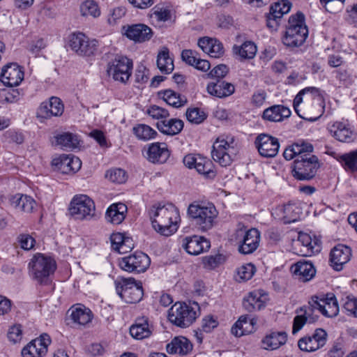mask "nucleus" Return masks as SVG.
I'll return each instance as SVG.
<instances>
[{
  "instance_id": "f03ea898",
  "label": "nucleus",
  "mask_w": 357,
  "mask_h": 357,
  "mask_svg": "<svg viewBox=\"0 0 357 357\" xmlns=\"http://www.w3.org/2000/svg\"><path fill=\"white\" fill-rule=\"evenodd\" d=\"M153 228L160 234L169 236L177 231L179 212L172 204L153 206L149 211Z\"/></svg>"
},
{
  "instance_id": "79ce46f5",
  "label": "nucleus",
  "mask_w": 357,
  "mask_h": 357,
  "mask_svg": "<svg viewBox=\"0 0 357 357\" xmlns=\"http://www.w3.org/2000/svg\"><path fill=\"white\" fill-rule=\"evenodd\" d=\"M162 98L169 105L175 108L181 107L187 102V98L184 96L176 91L167 89L161 92Z\"/></svg>"
},
{
  "instance_id": "09e8293b",
  "label": "nucleus",
  "mask_w": 357,
  "mask_h": 357,
  "mask_svg": "<svg viewBox=\"0 0 357 357\" xmlns=\"http://www.w3.org/2000/svg\"><path fill=\"white\" fill-rule=\"evenodd\" d=\"M319 89L316 88V87H306L303 89H302L296 96V97L294 98V102H293V105H294V108L296 111V112L298 114V116H300L301 117L305 119V117H303L301 114H300V112H301V109H299V106L303 102V96L306 94V93H310V96L309 97V100H311L315 96H319Z\"/></svg>"
},
{
  "instance_id": "338daca9",
  "label": "nucleus",
  "mask_w": 357,
  "mask_h": 357,
  "mask_svg": "<svg viewBox=\"0 0 357 357\" xmlns=\"http://www.w3.org/2000/svg\"><path fill=\"white\" fill-rule=\"evenodd\" d=\"M18 93L15 91L14 90L10 92L8 89H3L0 91V102H7L12 103L15 102L17 100Z\"/></svg>"
},
{
  "instance_id": "a19ab883",
  "label": "nucleus",
  "mask_w": 357,
  "mask_h": 357,
  "mask_svg": "<svg viewBox=\"0 0 357 357\" xmlns=\"http://www.w3.org/2000/svg\"><path fill=\"white\" fill-rule=\"evenodd\" d=\"M256 45L252 41H245L241 46L234 45L233 52L238 55L241 60L253 59L257 53Z\"/></svg>"
},
{
  "instance_id": "37998d69",
  "label": "nucleus",
  "mask_w": 357,
  "mask_h": 357,
  "mask_svg": "<svg viewBox=\"0 0 357 357\" xmlns=\"http://www.w3.org/2000/svg\"><path fill=\"white\" fill-rule=\"evenodd\" d=\"M157 66L159 70L165 74H169L174 70V63L169 56L167 48H164L158 54Z\"/></svg>"
},
{
  "instance_id": "5fc2aeb1",
  "label": "nucleus",
  "mask_w": 357,
  "mask_h": 357,
  "mask_svg": "<svg viewBox=\"0 0 357 357\" xmlns=\"http://www.w3.org/2000/svg\"><path fill=\"white\" fill-rule=\"evenodd\" d=\"M256 272L255 266L251 264H246L242 265L237 269V275L239 279L238 281H246L252 278L255 273Z\"/></svg>"
},
{
  "instance_id": "a18cd8bd",
  "label": "nucleus",
  "mask_w": 357,
  "mask_h": 357,
  "mask_svg": "<svg viewBox=\"0 0 357 357\" xmlns=\"http://www.w3.org/2000/svg\"><path fill=\"white\" fill-rule=\"evenodd\" d=\"M282 212V218L285 223H291L297 221L300 218L301 208L295 204H287L280 208Z\"/></svg>"
},
{
  "instance_id": "f704fd0d",
  "label": "nucleus",
  "mask_w": 357,
  "mask_h": 357,
  "mask_svg": "<svg viewBox=\"0 0 357 357\" xmlns=\"http://www.w3.org/2000/svg\"><path fill=\"white\" fill-rule=\"evenodd\" d=\"M54 144L61 149L72 151L79 147V139L77 135L66 132L56 135Z\"/></svg>"
},
{
  "instance_id": "473e14b6",
  "label": "nucleus",
  "mask_w": 357,
  "mask_h": 357,
  "mask_svg": "<svg viewBox=\"0 0 357 357\" xmlns=\"http://www.w3.org/2000/svg\"><path fill=\"white\" fill-rule=\"evenodd\" d=\"M131 336L136 340L148 338L152 333V328L149 324L147 317L137 318L135 322L130 328Z\"/></svg>"
},
{
  "instance_id": "4d7b16f0",
  "label": "nucleus",
  "mask_w": 357,
  "mask_h": 357,
  "mask_svg": "<svg viewBox=\"0 0 357 357\" xmlns=\"http://www.w3.org/2000/svg\"><path fill=\"white\" fill-rule=\"evenodd\" d=\"M147 114L153 119L160 121L164 120L169 116V113L167 109L155 105H151L147 109Z\"/></svg>"
},
{
  "instance_id": "9b49d317",
  "label": "nucleus",
  "mask_w": 357,
  "mask_h": 357,
  "mask_svg": "<svg viewBox=\"0 0 357 357\" xmlns=\"http://www.w3.org/2000/svg\"><path fill=\"white\" fill-rule=\"evenodd\" d=\"M132 69V60L122 55H116L108 63L107 72L114 80L125 83L130 77Z\"/></svg>"
},
{
  "instance_id": "0eeeda50",
  "label": "nucleus",
  "mask_w": 357,
  "mask_h": 357,
  "mask_svg": "<svg viewBox=\"0 0 357 357\" xmlns=\"http://www.w3.org/2000/svg\"><path fill=\"white\" fill-rule=\"evenodd\" d=\"M234 241L238 245V250L243 255L254 252L259 245L260 232L255 228L246 230L238 229L234 234Z\"/></svg>"
},
{
  "instance_id": "680f3d73",
  "label": "nucleus",
  "mask_w": 357,
  "mask_h": 357,
  "mask_svg": "<svg viewBox=\"0 0 357 357\" xmlns=\"http://www.w3.org/2000/svg\"><path fill=\"white\" fill-rule=\"evenodd\" d=\"M17 241L21 248L24 250L32 249L36 242L35 239L27 234H20L17 238Z\"/></svg>"
},
{
  "instance_id": "4468645a",
  "label": "nucleus",
  "mask_w": 357,
  "mask_h": 357,
  "mask_svg": "<svg viewBox=\"0 0 357 357\" xmlns=\"http://www.w3.org/2000/svg\"><path fill=\"white\" fill-rule=\"evenodd\" d=\"M69 46L79 55L91 56L96 51L98 41L89 40L82 33H74L70 36Z\"/></svg>"
},
{
  "instance_id": "bb28decb",
  "label": "nucleus",
  "mask_w": 357,
  "mask_h": 357,
  "mask_svg": "<svg viewBox=\"0 0 357 357\" xmlns=\"http://www.w3.org/2000/svg\"><path fill=\"white\" fill-rule=\"evenodd\" d=\"M319 312L326 317H335L339 312V306L335 296L328 294L322 298L318 297Z\"/></svg>"
},
{
  "instance_id": "39448f33",
  "label": "nucleus",
  "mask_w": 357,
  "mask_h": 357,
  "mask_svg": "<svg viewBox=\"0 0 357 357\" xmlns=\"http://www.w3.org/2000/svg\"><path fill=\"white\" fill-rule=\"evenodd\" d=\"M199 306L194 302L192 305L177 302L168 311V319L180 328L189 327L197 318Z\"/></svg>"
},
{
  "instance_id": "864d4df0",
  "label": "nucleus",
  "mask_w": 357,
  "mask_h": 357,
  "mask_svg": "<svg viewBox=\"0 0 357 357\" xmlns=\"http://www.w3.org/2000/svg\"><path fill=\"white\" fill-rule=\"evenodd\" d=\"M291 3L288 0H281L271 6L270 10L280 18L289 12Z\"/></svg>"
},
{
  "instance_id": "2f4dec72",
  "label": "nucleus",
  "mask_w": 357,
  "mask_h": 357,
  "mask_svg": "<svg viewBox=\"0 0 357 357\" xmlns=\"http://www.w3.org/2000/svg\"><path fill=\"white\" fill-rule=\"evenodd\" d=\"M291 271L303 282L310 280L316 273L313 264L307 261H299L291 266Z\"/></svg>"
},
{
  "instance_id": "774afa93",
  "label": "nucleus",
  "mask_w": 357,
  "mask_h": 357,
  "mask_svg": "<svg viewBox=\"0 0 357 357\" xmlns=\"http://www.w3.org/2000/svg\"><path fill=\"white\" fill-rule=\"evenodd\" d=\"M202 157L203 156L199 154H188L183 158V162L184 165L188 168H195L196 169V167L198 166L199 163V159H202Z\"/></svg>"
},
{
  "instance_id": "f8f14e48",
  "label": "nucleus",
  "mask_w": 357,
  "mask_h": 357,
  "mask_svg": "<svg viewBox=\"0 0 357 357\" xmlns=\"http://www.w3.org/2000/svg\"><path fill=\"white\" fill-rule=\"evenodd\" d=\"M150 264L151 259L142 252H135L133 254L122 257L119 260V267L128 273H144Z\"/></svg>"
},
{
  "instance_id": "393cba45",
  "label": "nucleus",
  "mask_w": 357,
  "mask_h": 357,
  "mask_svg": "<svg viewBox=\"0 0 357 357\" xmlns=\"http://www.w3.org/2000/svg\"><path fill=\"white\" fill-rule=\"evenodd\" d=\"M308 35L307 27L287 28L283 38V43L288 47H299L305 41Z\"/></svg>"
},
{
  "instance_id": "ddd939ff",
  "label": "nucleus",
  "mask_w": 357,
  "mask_h": 357,
  "mask_svg": "<svg viewBox=\"0 0 357 357\" xmlns=\"http://www.w3.org/2000/svg\"><path fill=\"white\" fill-rule=\"evenodd\" d=\"M328 334L321 328H317L313 333L307 334L298 341V348L304 352H314L322 348L326 343Z\"/></svg>"
},
{
  "instance_id": "69168bd1",
  "label": "nucleus",
  "mask_w": 357,
  "mask_h": 357,
  "mask_svg": "<svg viewBox=\"0 0 357 357\" xmlns=\"http://www.w3.org/2000/svg\"><path fill=\"white\" fill-rule=\"evenodd\" d=\"M228 73V68L226 65L220 64L213 68L207 75L208 77L222 79Z\"/></svg>"
},
{
  "instance_id": "6ab92c4d",
  "label": "nucleus",
  "mask_w": 357,
  "mask_h": 357,
  "mask_svg": "<svg viewBox=\"0 0 357 357\" xmlns=\"http://www.w3.org/2000/svg\"><path fill=\"white\" fill-rule=\"evenodd\" d=\"M124 34L136 43H144L151 40L153 35L152 29L144 24H135L123 26Z\"/></svg>"
},
{
  "instance_id": "412c9836",
  "label": "nucleus",
  "mask_w": 357,
  "mask_h": 357,
  "mask_svg": "<svg viewBox=\"0 0 357 357\" xmlns=\"http://www.w3.org/2000/svg\"><path fill=\"white\" fill-rule=\"evenodd\" d=\"M210 242L199 236H187L183 240L182 247L190 255H198L209 249Z\"/></svg>"
},
{
  "instance_id": "58836bf2",
  "label": "nucleus",
  "mask_w": 357,
  "mask_h": 357,
  "mask_svg": "<svg viewBox=\"0 0 357 357\" xmlns=\"http://www.w3.org/2000/svg\"><path fill=\"white\" fill-rule=\"evenodd\" d=\"M127 209L126 205L121 202L112 204L106 211L107 221L114 225L121 223L126 218Z\"/></svg>"
},
{
  "instance_id": "a211bd4d",
  "label": "nucleus",
  "mask_w": 357,
  "mask_h": 357,
  "mask_svg": "<svg viewBox=\"0 0 357 357\" xmlns=\"http://www.w3.org/2000/svg\"><path fill=\"white\" fill-rule=\"evenodd\" d=\"M0 79L5 86H16L23 80L24 72L17 63H8L2 68Z\"/></svg>"
},
{
  "instance_id": "aec40b11",
  "label": "nucleus",
  "mask_w": 357,
  "mask_h": 357,
  "mask_svg": "<svg viewBox=\"0 0 357 357\" xmlns=\"http://www.w3.org/2000/svg\"><path fill=\"white\" fill-rule=\"evenodd\" d=\"M328 129L331 134L341 142L350 143L355 139V134L347 121H335Z\"/></svg>"
},
{
  "instance_id": "4be33fe9",
  "label": "nucleus",
  "mask_w": 357,
  "mask_h": 357,
  "mask_svg": "<svg viewBox=\"0 0 357 357\" xmlns=\"http://www.w3.org/2000/svg\"><path fill=\"white\" fill-rule=\"evenodd\" d=\"M170 155L167 146L165 143L155 142L151 144L146 151L145 157L152 163H165Z\"/></svg>"
},
{
  "instance_id": "1a4fd4ad",
  "label": "nucleus",
  "mask_w": 357,
  "mask_h": 357,
  "mask_svg": "<svg viewBox=\"0 0 357 357\" xmlns=\"http://www.w3.org/2000/svg\"><path fill=\"white\" fill-rule=\"evenodd\" d=\"M116 290L119 296L128 303L140 301L144 294L142 283L137 282L132 278H122L116 282Z\"/></svg>"
},
{
  "instance_id": "2eb2a0df",
  "label": "nucleus",
  "mask_w": 357,
  "mask_h": 357,
  "mask_svg": "<svg viewBox=\"0 0 357 357\" xmlns=\"http://www.w3.org/2000/svg\"><path fill=\"white\" fill-rule=\"evenodd\" d=\"M255 145L259 153L264 158L275 157L280 148L278 139L265 133L257 135L255 140Z\"/></svg>"
},
{
  "instance_id": "c85d7f7f",
  "label": "nucleus",
  "mask_w": 357,
  "mask_h": 357,
  "mask_svg": "<svg viewBox=\"0 0 357 357\" xmlns=\"http://www.w3.org/2000/svg\"><path fill=\"white\" fill-rule=\"evenodd\" d=\"M8 201L15 209L24 213L33 212L36 204L31 197L20 193L10 196Z\"/></svg>"
},
{
  "instance_id": "f257e3e1",
  "label": "nucleus",
  "mask_w": 357,
  "mask_h": 357,
  "mask_svg": "<svg viewBox=\"0 0 357 357\" xmlns=\"http://www.w3.org/2000/svg\"><path fill=\"white\" fill-rule=\"evenodd\" d=\"M313 146L308 142H297L287 147L283 156L287 160L295 159L292 167L293 176L299 181L312 179L319 167L318 158L313 155Z\"/></svg>"
},
{
  "instance_id": "8fccbe9b",
  "label": "nucleus",
  "mask_w": 357,
  "mask_h": 357,
  "mask_svg": "<svg viewBox=\"0 0 357 357\" xmlns=\"http://www.w3.org/2000/svg\"><path fill=\"white\" fill-rule=\"evenodd\" d=\"M340 162L344 168L352 172L357 171V149L340 156Z\"/></svg>"
},
{
  "instance_id": "cd10ccee",
  "label": "nucleus",
  "mask_w": 357,
  "mask_h": 357,
  "mask_svg": "<svg viewBox=\"0 0 357 357\" xmlns=\"http://www.w3.org/2000/svg\"><path fill=\"white\" fill-rule=\"evenodd\" d=\"M69 317L75 326H85L91 321L93 314L90 309L82 305L72 307Z\"/></svg>"
},
{
  "instance_id": "a878e982",
  "label": "nucleus",
  "mask_w": 357,
  "mask_h": 357,
  "mask_svg": "<svg viewBox=\"0 0 357 357\" xmlns=\"http://www.w3.org/2000/svg\"><path fill=\"white\" fill-rule=\"evenodd\" d=\"M198 46L211 57L220 58L224 54V47L218 40L209 37L199 39Z\"/></svg>"
},
{
  "instance_id": "3c124183",
  "label": "nucleus",
  "mask_w": 357,
  "mask_h": 357,
  "mask_svg": "<svg viewBox=\"0 0 357 357\" xmlns=\"http://www.w3.org/2000/svg\"><path fill=\"white\" fill-rule=\"evenodd\" d=\"M187 120L191 123L200 124L207 118L206 113L198 107H189L185 112Z\"/></svg>"
},
{
  "instance_id": "f3484780",
  "label": "nucleus",
  "mask_w": 357,
  "mask_h": 357,
  "mask_svg": "<svg viewBox=\"0 0 357 357\" xmlns=\"http://www.w3.org/2000/svg\"><path fill=\"white\" fill-rule=\"evenodd\" d=\"M50 343V337L44 333L24 347L22 350V356L23 357H43L47 354V347Z\"/></svg>"
},
{
  "instance_id": "6e6552de",
  "label": "nucleus",
  "mask_w": 357,
  "mask_h": 357,
  "mask_svg": "<svg viewBox=\"0 0 357 357\" xmlns=\"http://www.w3.org/2000/svg\"><path fill=\"white\" fill-rule=\"evenodd\" d=\"M318 296H312L307 305L296 310L298 314L294 318L292 333H297L306 324H314L317 321L319 316Z\"/></svg>"
},
{
  "instance_id": "c03bdc74",
  "label": "nucleus",
  "mask_w": 357,
  "mask_h": 357,
  "mask_svg": "<svg viewBox=\"0 0 357 357\" xmlns=\"http://www.w3.org/2000/svg\"><path fill=\"white\" fill-rule=\"evenodd\" d=\"M243 305L248 312H252L263 308L264 303L258 292L252 291L243 299Z\"/></svg>"
},
{
  "instance_id": "bf43d9fd",
  "label": "nucleus",
  "mask_w": 357,
  "mask_h": 357,
  "mask_svg": "<svg viewBox=\"0 0 357 357\" xmlns=\"http://www.w3.org/2000/svg\"><path fill=\"white\" fill-rule=\"evenodd\" d=\"M343 309L348 315L357 317V298L354 296H347L344 303Z\"/></svg>"
},
{
  "instance_id": "b1692460",
  "label": "nucleus",
  "mask_w": 357,
  "mask_h": 357,
  "mask_svg": "<svg viewBox=\"0 0 357 357\" xmlns=\"http://www.w3.org/2000/svg\"><path fill=\"white\" fill-rule=\"evenodd\" d=\"M64 107L62 101L57 97H52L48 102H43L38 108V114L43 118L61 116Z\"/></svg>"
},
{
  "instance_id": "c9c22d12",
  "label": "nucleus",
  "mask_w": 357,
  "mask_h": 357,
  "mask_svg": "<svg viewBox=\"0 0 357 357\" xmlns=\"http://www.w3.org/2000/svg\"><path fill=\"white\" fill-rule=\"evenodd\" d=\"M257 324V320L250 319L247 315L241 316L238 320L231 328V333L236 337H241L245 334L252 333L254 331V326Z\"/></svg>"
},
{
  "instance_id": "e433bc0d",
  "label": "nucleus",
  "mask_w": 357,
  "mask_h": 357,
  "mask_svg": "<svg viewBox=\"0 0 357 357\" xmlns=\"http://www.w3.org/2000/svg\"><path fill=\"white\" fill-rule=\"evenodd\" d=\"M156 127L162 133L167 135L178 134L183 128V121L177 119L161 120L157 122Z\"/></svg>"
},
{
  "instance_id": "13d9d810",
  "label": "nucleus",
  "mask_w": 357,
  "mask_h": 357,
  "mask_svg": "<svg viewBox=\"0 0 357 357\" xmlns=\"http://www.w3.org/2000/svg\"><path fill=\"white\" fill-rule=\"evenodd\" d=\"M151 17L153 20L165 22L170 20L171 12L167 8L155 7L151 14Z\"/></svg>"
},
{
  "instance_id": "49530a36",
  "label": "nucleus",
  "mask_w": 357,
  "mask_h": 357,
  "mask_svg": "<svg viewBox=\"0 0 357 357\" xmlns=\"http://www.w3.org/2000/svg\"><path fill=\"white\" fill-rule=\"evenodd\" d=\"M133 134L136 137L142 141H148L154 139L157 132L146 124H138L132 128Z\"/></svg>"
},
{
  "instance_id": "052dcab7",
  "label": "nucleus",
  "mask_w": 357,
  "mask_h": 357,
  "mask_svg": "<svg viewBox=\"0 0 357 357\" xmlns=\"http://www.w3.org/2000/svg\"><path fill=\"white\" fill-rule=\"evenodd\" d=\"M307 27L305 24V16L301 13L298 12L295 15H291L289 19V26L287 28H298Z\"/></svg>"
},
{
  "instance_id": "9d476101",
  "label": "nucleus",
  "mask_w": 357,
  "mask_h": 357,
  "mask_svg": "<svg viewBox=\"0 0 357 357\" xmlns=\"http://www.w3.org/2000/svg\"><path fill=\"white\" fill-rule=\"evenodd\" d=\"M69 213L77 220L91 219L95 213L94 202L86 195H75L70 202Z\"/></svg>"
},
{
  "instance_id": "5701e85b",
  "label": "nucleus",
  "mask_w": 357,
  "mask_h": 357,
  "mask_svg": "<svg viewBox=\"0 0 357 357\" xmlns=\"http://www.w3.org/2000/svg\"><path fill=\"white\" fill-rule=\"evenodd\" d=\"M351 250L348 246L339 245L331 252L330 261L331 266L336 271H340L343 265L347 263L351 258Z\"/></svg>"
},
{
  "instance_id": "c756f323",
  "label": "nucleus",
  "mask_w": 357,
  "mask_h": 357,
  "mask_svg": "<svg viewBox=\"0 0 357 357\" xmlns=\"http://www.w3.org/2000/svg\"><path fill=\"white\" fill-rule=\"evenodd\" d=\"M287 340V334L284 331H274L267 334L261 340V347L264 349L273 351L284 345Z\"/></svg>"
},
{
  "instance_id": "20e7f679",
  "label": "nucleus",
  "mask_w": 357,
  "mask_h": 357,
  "mask_svg": "<svg viewBox=\"0 0 357 357\" xmlns=\"http://www.w3.org/2000/svg\"><path fill=\"white\" fill-rule=\"evenodd\" d=\"M56 268L53 259L40 253L34 255L28 265L30 277L40 284H48L49 278L54 273Z\"/></svg>"
},
{
  "instance_id": "ea45409f",
  "label": "nucleus",
  "mask_w": 357,
  "mask_h": 357,
  "mask_svg": "<svg viewBox=\"0 0 357 357\" xmlns=\"http://www.w3.org/2000/svg\"><path fill=\"white\" fill-rule=\"evenodd\" d=\"M298 242L303 247V255L310 256L320 251V245L315 240L312 241L311 236L303 232H300L298 236Z\"/></svg>"
},
{
  "instance_id": "6e6d98bb",
  "label": "nucleus",
  "mask_w": 357,
  "mask_h": 357,
  "mask_svg": "<svg viewBox=\"0 0 357 357\" xmlns=\"http://www.w3.org/2000/svg\"><path fill=\"white\" fill-rule=\"evenodd\" d=\"M105 176L114 183H122L126 181V172L120 168L109 169L107 172Z\"/></svg>"
},
{
  "instance_id": "7ed1b4c3",
  "label": "nucleus",
  "mask_w": 357,
  "mask_h": 357,
  "mask_svg": "<svg viewBox=\"0 0 357 357\" xmlns=\"http://www.w3.org/2000/svg\"><path fill=\"white\" fill-rule=\"evenodd\" d=\"M188 213L197 228L202 231L212 229L218 215L215 206L211 203L206 204L192 203L188 206Z\"/></svg>"
},
{
  "instance_id": "e2e57ef3",
  "label": "nucleus",
  "mask_w": 357,
  "mask_h": 357,
  "mask_svg": "<svg viewBox=\"0 0 357 357\" xmlns=\"http://www.w3.org/2000/svg\"><path fill=\"white\" fill-rule=\"evenodd\" d=\"M199 54L192 50H184L181 52V58L189 66H193L199 59Z\"/></svg>"
},
{
  "instance_id": "de8ad7c7",
  "label": "nucleus",
  "mask_w": 357,
  "mask_h": 357,
  "mask_svg": "<svg viewBox=\"0 0 357 357\" xmlns=\"http://www.w3.org/2000/svg\"><path fill=\"white\" fill-rule=\"evenodd\" d=\"M199 165L196 167L197 172L203 175L205 178L213 179L216 176L213 162L207 158L199 159Z\"/></svg>"
},
{
  "instance_id": "423d86ee",
  "label": "nucleus",
  "mask_w": 357,
  "mask_h": 357,
  "mask_svg": "<svg viewBox=\"0 0 357 357\" xmlns=\"http://www.w3.org/2000/svg\"><path fill=\"white\" fill-rule=\"evenodd\" d=\"M237 153L234 137L222 135L213 143L211 155L214 161L222 167H227L231 164Z\"/></svg>"
},
{
  "instance_id": "0e129e2a",
  "label": "nucleus",
  "mask_w": 357,
  "mask_h": 357,
  "mask_svg": "<svg viewBox=\"0 0 357 357\" xmlns=\"http://www.w3.org/2000/svg\"><path fill=\"white\" fill-rule=\"evenodd\" d=\"M22 337V326L20 325H14L9 328L8 338L13 343L19 342Z\"/></svg>"
},
{
  "instance_id": "dca6fc26",
  "label": "nucleus",
  "mask_w": 357,
  "mask_h": 357,
  "mask_svg": "<svg viewBox=\"0 0 357 357\" xmlns=\"http://www.w3.org/2000/svg\"><path fill=\"white\" fill-rule=\"evenodd\" d=\"M54 169L63 174H74L82 166L81 160L72 154H62L54 158L52 161Z\"/></svg>"
},
{
  "instance_id": "7c9ffc66",
  "label": "nucleus",
  "mask_w": 357,
  "mask_h": 357,
  "mask_svg": "<svg viewBox=\"0 0 357 357\" xmlns=\"http://www.w3.org/2000/svg\"><path fill=\"white\" fill-rule=\"evenodd\" d=\"M207 91L211 96L222 98L231 96L235 91L234 86L222 79H217L207 85Z\"/></svg>"
},
{
  "instance_id": "603ef678",
  "label": "nucleus",
  "mask_w": 357,
  "mask_h": 357,
  "mask_svg": "<svg viewBox=\"0 0 357 357\" xmlns=\"http://www.w3.org/2000/svg\"><path fill=\"white\" fill-rule=\"evenodd\" d=\"M80 11L83 16L97 17L100 15L98 4L93 0H86L82 3Z\"/></svg>"
},
{
  "instance_id": "72a5a7b5",
  "label": "nucleus",
  "mask_w": 357,
  "mask_h": 357,
  "mask_svg": "<svg viewBox=\"0 0 357 357\" xmlns=\"http://www.w3.org/2000/svg\"><path fill=\"white\" fill-rule=\"evenodd\" d=\"M290 115L291 111L288 107L281 105H275L264 111L262 118L270 122H280Z\"/></svg>"
},
{
  "instance_id": "4c0bfd02",
  "label": "nucleus",
  "mask_w": 357,
  "mask_h": 357,
  "mask_svg": "<svg viewBox=\"0 0 357 357\" xmlns=\"http://www.w3.org/2000/svg\"><path fill=\"white\" fill-rule=\"evenodd\" d=\"M166 349L170 354L186 355L192 349V345L187 338L177 337L167 344Z\"/></svg>"
}]
</instances>
